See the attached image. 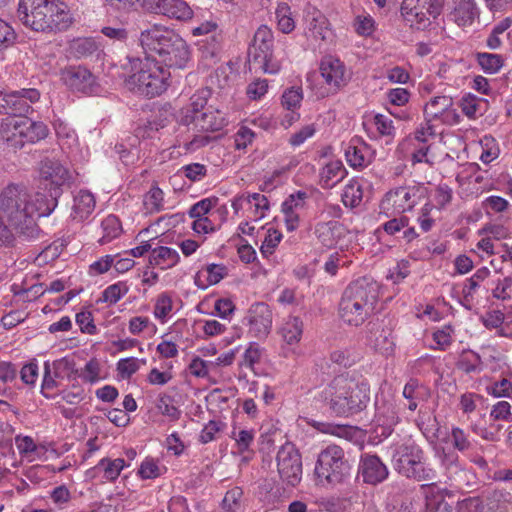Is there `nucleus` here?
I'll return each instance as SVG.
<instances>
[{
  "mask_svg": "<svg viewBox=\"0 0 512 512\" xmlns=\"http://www.w3.org/2000/svg\"><path fill=\"white\" fill-rule=\"evenodd\" d=\"M183 174L191 181L201 180L206 175V167L200 163H192L181 168Z\"/></svg>",
  "mask_w": 512,
  "mask_h": 512,
  "instance_id": "nucleus-64",
  "label": "nucleus"
},
{
  "mask_svg": "<svg viewBox=\"0 0 512 512\" xmlns=\"http://www.w3.org/2000/svg\"><path fill=\"white\" fill-rule=\"evenodd\" d=\"M70 49L76 58H87L99 50V43L91 37L78 38L72 41Z\"/></svg>",
  "mask_w": 512,
  "mask_h": 512,
  "instance_id": "nucleus-35",
  "label": "nucleus"
},
{
  "mask_svg": "<svg viewBox=\"0 0 512 512\" xmlns=\"http://www.w3.org/2000/svg\"><path fill=\"white\" fill-rule=\"evenodd\" d=\"M40 99L38 90L29 88L7 92L5 98L0 99V113L12 115L15 117L26 118L25 116L32 110L31 104Z\"/></svg>",
  "mask_w": 512,
  "mask_h": 512,
  "instance_id": "nucleus-10",
  "label": "nucleus"
},
{
  "mask_svg": "<svg viewBox=\"0 0 512 512\" xmlns=\"http://www.w3.org/2000/svg\"><path fill=\"white\" fill-rule=\"evenodd\" d=\"M18 129V119L11 117L1 119L0 142L3 143L6 149L13 152L21 149Z\"/></svg>",
  "mask_w": 512,
  "mask_h": 512,
  "instance_id": "nucleus-24",
  "label": "nucleus"
},
{
  "mask_svg": "<svg viewBox=\"0 0 512 512\" xmlns=\"http://www.w3.org/2000/svg\"><path fill=\"white\" fill-rule=\"evenodd\" d=\"M444 0H403L401 14L407 24L416 30H424L430 25L427 14L434 18L440 14Z\"/></svg>",
  "mask_w": 512,
  "mask_h": 512,
  "instance_id": "nucleus-9",
  "label": "nucleus"
},
{
  "mask_svg": "<svg viewBox=\"0 0 512 512\" xmlns=\"http://www.w3.org/2000/svg\"><path fill=\"white\" fill-rule=\"evenodd\" d=\"M61 80L70 89L89 93L94 83L92 73L83 66H69L61 70Z\"/></svg>",
  "mask_w": 512,
  "mask_h": 512,
  "instance_id": "nucleus-16",
  "label": "nucleus"
},
{
  "mask_svg": "<svg viewBox=\"0 0 512 512\" xmlns=\"http://www.w3.org/2000/svg\"><path fill=\"white\" fill-rule=\"evenodd\" d=\"M278 472L288 485L296 486L302 475L301 456L292 444L283 445L277 453Z\"/></svg>",
  "mask_w": 512,
  "mask_h": 512,
  "instance_id": "nucleus-11",
  "label": "nucleus"
},
{
  "mask_svg": "<svg viewBox=\"0 0 512 512\" xmlns=\"http://www.w3.org/2000/svg\"><path fill=\"white\" fill-rule=\"evenodd\" d=\"M452 332L453 329L450 325H446L442 329H439L433 333V340L436 345L433 349L445 350L452 343Z\"/></svg>",
  "mask_w": 512,
  "mask_h": 512,
  "instance_id": "nucleus-52",
  "label": "nucleus"
},
{
  "mask_svg": "<svg viewBox=\"0 0 512 512\" xmlns=\"http://www.w3.org/2000/svg\"><path fill=\"white\" fill-rule=\"evenodd\" d=\"M17 17L37 32L67 30L73 22L68 5L61 0H19Z\"/></svg>",
  "mask_w": 512,
  "mask_h": 512,
  "instance_id": "nucleus-3",
  "label": "nucleus"
},
{
  "mask_svg": "<svg viewBox=\"0 0 512 512\" xmlns=\"http://www.w3.org/2000/svg\"><path fill=\"white\" fill-rule=\"evenodd\" d=\"M279 29L283 33H290L295 28L290 7L287 3H280L275 12Z\"/></svg>",
  "mask_w": 512,
  "mask_h": 512,
  "instance_id": "nucleus-43",
  "label": "nucleus"
},
{
  "mask_svg": "<svg viewBox=\"0 0 512 512\" xmlns=\"http://www.w3.org/2000/svg\"><path fill=\"white\" fill-rule=\"evenodd\" d=\"M363 197L362 185L358 180L352 179L344 187L342 193V202L346 207L354 208L357 207Z\"/></svg>",
  "mask_w": 512,
  "mask_h": 512,
  "instance_id": "nucleus-36",
  "label": "nucleus"
},
{
  "mask_svg": "<svg viewBox=\"0 0 512 512\" xmlns=\"http://www.w3.org/2000/svg\"><path fill=\"white\" fill-rule=\"evenodd\" d=\"M204 272L210 286H212L218 284L227 275V268L222 264H209Z\"/></svg>",
  "mask_w": 512,
  "mask_h": 512,
  "instance_id": "nucleus-56",
  "label": "nucleus"
},
{
  "mask_svg": "<svg viewBox=\"0 0 512 512\" xmlns=\"http://www.w3.org/2000/svg\"><path fill=\"white\" fill-rule=\"evenodd\" d=\"M95 209V198L92 193L81 190L74 197L73 210L75 217L80 219L87 218Z\"/></svg>",
  "mask_w": 512,
  "mask_h": 512,
  "instance_id": "nucleus-33",
  "label": "nucleus"
},
{
  "mask_svg": "<svg viewBox=\"0 0 512 512\" xmlns=\"http://www.w3.org/2000/svg\"><path fill=\"white\" fill-rule=\"evenodd\" d=\"M350 469L344 450L338 445H329L319 453L314 473L318 484L334 486L349 477Z\"/></svg>",
  "mask_w": 512,
  "mask_h": 512,
  "instance_id": "nucleus-7",
  "label": "nucleus"
},
{
  "mask_svg": "<svg viewBox=\"0 0 512 512\" xmlns=\"http://www.w3.org/2000/svg\"><path fill=\"white\" fill-rule=\"evenodd\" d=\"M319 69L324 81L334 92L346 86L350 79L344 63L333 56L323 57Z\"/></svg>",
  "mask_w": 512,
  "mask_h": 512,
  "instance_id": "nucleus-13",
  "label": "nucleus"
},
{
  "mask_svg": "<svg viewBox=\"0 0 512 512\" xmlns=\"http://www.w3.org/2000/svg\"><path fill=\"white\" fill-rule=\"evenodd\" d=\"M132 70H137L126 81L127 87L146 97L161 95L169 86L171 74L156 58L144 55L127 57Z\"/></svg>",
  "mask_w": 512,
  "mask_h": 512,
  "instance_id": "nucleus-6",
  "label": "nucleus"
},
{
  "mask_svg": "<svg viewBox=\"0 0 512 512\" xmlns=\"http://www.w3.org/2000/svg\"><path fill=\"white\" fill-rule=\"evenodd\" d=\"M404 477L418 482H429L436 478V471L430 467L424 459L419 460V462L411 468Z\"/></svg>",
  "mask_w": 512,
  "mask_h": 512,
  "instance_id": "nucleus-39",
  "label": "nucleus"
},
{
  "mask_svg": "<svg viewBox=\"0 0 512 512\" xmlns=\"http://www.w3.org/2000/svg\"><path fill=\"white\" fill-rule=\"evenodd\" d=\"M404 149L410 152L413 163H427L429 165L433 164V160L429 158V153L431 150L429 145L422 144L419 147H405Z\"/></svg>",
  "mask_w": 512,
  "mask_h": 512,
  "instance_id": "nucleus-57",
  "label": "nucleus"
},
{
  "mask_svg": "<svg viewBox=\"0 0 512 512\" xmlns=\"http://www.w3.org/2000/svg\"><path fill=\"white\" fill-rule=\"evenodd\" d=\"M487 393L500 398V397H511L512 396V382L506 378L495 382L491 386L486 388Z\"/></svg>",
  "mask_w": 512,
  "mask_h": 512,
  "instance_id": "nucleus-53",
  "label": "nucleus"
},
{
  "mask_svg": "<svg viewBox=\"0 0 512 512\" xmlns=\"http://www.w3.org/2000/svg\"><path fill=\"white\" fill-rule=\"evenodd\" d=\"M380 287L367 277L350 283L339 303V316L348 325H362L374 312L379 300Z\"/></svg>",
  "mask_w": 512,
  "mask_h": 512,
  "instance_id": "nucleus-5",
  "label": "nucleus"
},
{
  "mask_svg": "<svg viewBox=\"0 0 512 512\" xmlns=\"http://www.w3.org/2000/svg\"><path fill=\"white\" fill-rule=\"evenodd\" d=\"M490 417L493 420H510L512 418L511 405L507 401L497 402L490 412Z\"/></svg>",
  "mask_w": 512,
  "mask_h": 512,
  "instance_id": "nucleus-62",
  "label": "nucleus"
},
{
  "mask_svg": "<svg viewBox=\"0 0 512 512\" xmlns=\"http://www.w3.org/2000/svg\"><path fill=\"white\" fill-rule=\"evenodd\" d=\"M231 437L236 442V447L239 453H245L250 451V446L254 442L255 432L254 430L240 429L239 431L233 430Z\"/></svg>",
  "mask_w": 512,
  "mask_h": 512,
  "instance_id": "nucleus-46",
  "label": "nucleus"
},
{
  "mask_svg": "<svg viewBox=\"0 0 512 512\" xmlns=\"http://www.w3.org/2000/svg\"><path fill=\"white\" fill-rule=\"evenodd\" d=\"M101 228L103 235L100 238L101 244H106L118 237L121 233V224L119 219L115 215H108L101 222Z\"/></svg>",
  "mask_w": 512,
  "mask_h": 512,
  "instance_id": "nucleus-40",
  "label": "nucleus"
},
{
  "mask_svg": "<svg viewBox=\"0 0 512 512\" xmlns=\"http://www.w3.org/2000/svg\"><path fill=\"white\" fill-rule=\"evenodd\" d=\"M180 257L176 250L160 246L154 248L149 256V263L154 266H159L166 263L168 267L174 266L178 263Z\"/></svg>",
  "mask_w": 512,
  "mask_h": 512,
  "instance_id": "nucleus-34",
  "label": "nucleus"
},
{
  "mask_svg": "<svg viewBox=\"0 0 512 512\" xmlns=\"http://www.w3.org/2000/svg\"><path fill=\"white\" fill-rule=\"evenodd\" d=\"M163 201V191L157 186L151 187L143 198V206L146 213L154 214L160 212L163 209Z\"/></svg>",
  "mask_w": 512,
  "mask_h": 512,
  "instance_id": "nucleus-37",
  "label": "nucleus"
},
{
  "mask_svg": "<svg viewBox=\"0 0 512 512\" xmlns=\"http://www.w3.org/2000/svg\"><path fill=\"white\" fill-rule=\"evenodd\" d=\"M57 206V193L31 194L24 184L11 183L0 193V211L7 217L18 237L29 241L39 236L36 217L48 216Z\"/></svg>",
  "mask_w": 512,
  "mask_h": 512,
  "instance_id": "nucleus-1",
  "label": "nucleus"
},
{
  "mask_svg": "<svg viewBox=\"0 0 512 512\" xmlns=\"http://www.w3.org/2000/svg\"><path fill=\"white\" fill-rule=\"evenodd\" d=\"M453 100L449 96H436L424 108L426 118L436 119L444 114H450Z\"/></svg>",
  "mask_w": 512,
  "mask_h": 512,
  "instance_id": "nucleus-31",
  "label": "nucleus"
},
{
  "mask_svg": "<svg viewBox=\"0 0 512 512\" xmlns=\"http://www.w3.org/2000/svg\"><path fill=\"white\" fill-rule=\"evenodd\" d=\"M319 397L337 416L348 417L366 408L370 387L365 381L339 375L320 391Z\"/></svg>",
  "mask_w": 512,
  "mask_h": 512,
  "instance_id": "nucleus-4",
  "label": "nucleus"
},
{
  "mask_svg": "<svg viewBox=\"0 0 512 512\" xmlns=\"http://www.w3.org/2000/svg\"><path fill=\"white\" fill-rule=\"evenodd\" d=\"M217 198H205L195 203L189 210V216L196 219H204L205 215L216 204Z\"/></svg>",
  "mask_w": 512,
  "mask_h": 512,
  "instance_id": "nucleus-50",
  "label": "nucleus"
},
{
  "mask_svg": "<svg viewBox=\"0 0 512 512\" xmlns=\"http://www.w3.org/2000/svg\"><path fill=\"white\" fill-rule=\"evenodd\" d=\"M280 333L287 344L292 345L298 343L303 333L302 320L296 316L288 317L284 322Z\"/></svg>",
  "mask_w": 512,
  "mask_h": 512,
  "instance_id": "nucleus-32",
  "label": "nucleus"
},
{
  "mask_svg": "<svg viewBox=\"0 0 512 512\" xmlns=\"http://www.w3.org/2000/svg\"><path fill=\"white\" fill-rule=\"evenodd\" d=\"M157 410L171 421H177L181 411L173 405V398L167 394H160L156 402Z\"/></svg>",
  "mask_w": 512,
  "mask_h": 512,
  "instance_id": "nucleus-44",
  "label": "nucleus"
},
{
  "mask_svg": "<svg viewBox=\"0 0 512 512\" xmlns=\"http://www.w3.org/2000/svg\"><path fill=\"white\" fill-rule=\"evenodd\" d=\"M315 234L323 246L332 248L338 244L343 227L337 221L322 222L316 225Z\"/></svg>",
  "mask_w": 512,
  "mask_h": 512,
  "instance_id": "nucleus-25",
  "label": "nucleus"
},
{
  "mask_svg": "<svg viewBox=\"0 0 512 512\" xmlns=\"http://www.w3.org/2000/svg\"><path fill=\"white\" fill-rule=\"evenodd\" d=\"M359 473L363 481L376 485L388 477V469L381 459L376 455L364 454L361 456Z\"/></svg>",
  "mask_w": 512,
  "mask_h": 512,
  "instance_id": "nucleus-17",
  "label": "nucleus"
},
{
  "mask_svg": "<svg viewBox=\"0 0 512 512\" xmlns=\"http://www.w3.org/2000/svg\"><path fill=\"white\" fill-rule=\"evenodd\" d=\"M419 460H424V451L414 441H407L398 446L393 455L395 469L405 476Z\"/></svg>",
  "mask_w": 512,
  "mask_h": 512,
  "instance_id": "nucleus-15",
  "label": "nucleus"
},
{
  "mask_svg": "<svg viewBox=\"0 0 512 512\" xmlns=\"http://www.w3.org/2000/svg\"><path fill=\"white\" fill-rule=\"evenodd\" d=\"M195 129L203 132L220 131L226 124V118L222 111L207 107L200 116L191 123Z\"/></svg>",
  "mask_w": 512,
  "mask_h": 512,
  "instance_id": "nucleus-21",
  "label": "nucleus"
},
{
  "mask_svg": "<svg viewBox=\"0 0 512 512\" xmlns=\"http://www.w3.org/2000/svg\"><path fill=\"white\" fill-rule=\"evenodd\" d=\"M477 62L488 74L497 73L503 66L504 60L501 55L492 53H477Z\"/></svg>",
  "mask_w": 512,
  "mask_h": 512,
  "instance_id": "nucleus-41",
  "label": "nucleus"
},
{
  "mask_svg": "<svg viewBox=\"0 0 512 512\" xmlns=\"http://www.w3.org/2000/svg\"><path fill=\"white\" fill-rule=\"evenodd\" d=\"M303 99V92L300 87H291L286 89L281 97V103L284 108L290 111H295L300 107Z\"/></svg>",
  "mask_w": 512,
  "mask_h": 512,
  "instance_id": "nucleus-47",
  "label": "nucleus"
},
{
  "mask_svg": "<svg viewBox=\"0 0 512 512\" xmlns=\"http://www.w3.org/2000/svg\"><path fill=\"white\" fill-rule=\"evenodd\" d=\"M454 8L451 17L459 26H469L479 16L474 0H453Z\"/></svg>",
  "mask_w": 512,
  "mask_h": 512,
  "instance_id": "nucleus-23",
  "label": "nucleus"
},
{
  "mask_svg": "<svg viewBox=\"0 0 512 512\" xmlns=\"http://www.w3.org/2000/svg\"><path fill=\"white\" fill-rule=\"evenodd\" d=\"M249 333L258 339L266 338L272 328V311L270 307L258 302L253 304L247 314Z\"/></svg>",
  "mask_w": 512,
  "mask_h": 512,
  "instance_id": "nucleus-14",
  "label": "nucleus"
},
{
  "mask_svg": "<svg viewBox=\"0 0 512 512\" xmlns=\"http://www.w3.org/2000/svg\"><path fill=\"white\" fill-rule=\"evenodd\" d=\"M17 40V34L13 27L0 18V52L12 47Z\"/></svg>",
  "mask_w": 512,
  "mask_h": 512,
  "instance_id": "nucleus-49",
  "label": "nucleus"
},
{
  "mask_svg": "<svg viewBox=\"0 0 512 512\" xmlns=\"http://www.w3.org/2000/svg\"><path fill=\"white\" fill-rule=\"evenodd\" d=\"M15 444L19 453L23 456L38 452L40 449L45 450L43 446L36 445L33 438L30 436L17 435L15 437Z\"/></svg>",
  "mask_w": 512,
  "mask_h": 512,
  "instance_id": "nucleus-51",
  "label": "nucleus"
},
{
  "mask_svg": "<svg viewBox=\"0 0 512 512\" xmlns=\"http://www.w3.org/2000/svg\"><path fill=\"white\" fill-rule=\"evenodd\" d=\"M211 97L209 88H202L196 91L190 98V103L182 110L183 117L181 122L190 125L193 120L205 111L208 99Z\"/></svg>",
  "mask_w": 512,
  "mask_h": 512,
  "instance_id": "nucleus-22",
  "label": "nucleus"
},
{
  "mask_svg": "<svg viewBox=\"0 0 512 512\" xmlns=\"http://www.w3.org/2000/svg\"><path fill=\"white\" fill-rule=\"evenodd\" d=\"M255 137L254 132L248 127H241L235 134V148L238 150L245 149L249 144L252 143Z\"/></svg>",
  "mask_w": 512,
  "mask_h": 512,
  "instance_id": "nucleus-63",
  "label": "nucleus"
},
{
  "mask_svg": "<svg viewBox=\"0 0 512 512\" xmlns=\"http://www.w3.org/2000/svg\"><path fill=\"white\" fill-rule=\"evenodd\" d=\"M18 127L21 149L27 144H35L45 139L48 135V128L43 122L20 118L18 119Z\"/></svg>",
  "mask_w": 512,
  "mask_h": 512,
  "instance_id": "nucleus-19",
  "label": "nucleus"
},
{
  "mask_svg": "<svg viewBox=\"0 0 512 512\" xmlns=\"http://www.w3.org/2000/svg\"><path fill=\"white\" fill-rule=\"evenodd\" d=\"M460 106L462 109V112L468 117V118H475L478 111L480 102L479 99L471 94H467L464 97H462Z\"/></svg>",
  "mask_w": 512,
  "mask_h": 512,
  "instance_id": "nucleus-58",
  "label": "nucleus"
},
{
  "mask_svg": "<svg viewBox=\"0 0 512 512\" xmlns=\"http://www.w3.org/2000/svg\"><path fill=\"white\" fill-rule=\"evenodd\" d=\"M367 148L349 145L345 149V157L348 164L353 168L365 167L368 163L366 157Z\"/></svg>",
  "mask_w": 512,
  "mask_h": 512,
  "instance_id": "nucleus-45",
  "label": "nucleus"
},
{
  "mask_svg": "<svg viewBox=\"0 0 512 512\" xmlns=\"http://www.w3.org/2000/svg\"><path fill=\"white\" fill-rule=\"evenodd\" d=\"M425 496V510L423 512H452V507L444 501L443 495L434 484L421 486Z\"/></svg>",
  "mask_w": 512,
  "mask_h": 512,
  "instance_id": "nucleus-26",
  "label": "nucleus"
},
{
  "mask_svg": "<svg viewBox=\"0 0 512 512\" xmlns=\"http://www.w3.org/2000/svg\"><path fill=\"white\" fill-rule=\"evenodd\" d=\"M151 11L180 21L193 17V10L184 0H154Z\"/></svg>",
  "mask_w": 512,
  "mask_h": 512,
  "instance_id": "nucleus-18",
  "label": "nucleus"
},
{
  "mask_svg": "<svg viewBox=\"0 0 512 512\" xmlns=\"http://www.w3.org/2000/svg\"><path fill=\"white\" fill-rule=\"evenodd\" d=\"M273 33L265 25L260 26L254 34L248 49V61L264 73L276 74L281 69V61L273 54Z\"/></svg>",
  "mask_w": 512,
  "mask_h": 512,
  "instance_id": "nucleus-8",
  "label": "nucleus"
},
{
  "mask_svg": "<svg viewBox=\"0 0 512 512\" xmlns=\"http://www.w3.org/2000/svg\"><path fill=\"white\" fill-rule=\"evenodd\" d=\"M306 197L307 194L302 191H298L296 194H291L282 203V212H296L298 209L303 208Z\"/></svg>",
  "mask_w": 512,
  "mask_h": 512,
  "instance_id": "nucleus-60",
  "label": "nucleus"
},
{
  "mask_svg": "<svg viewBox=\"0 0 512 512\" xmlns=\"http://www.w3.org/2000/svg\"><path fill=\"white\" fill-rule=\"evenodd\" d=\"M347 174V171L341 161H331L326 164L321 172V184L323 188H332L337 183L342 181Z\"/></svg>",
  "mask_w": 512,
  "mask_h": 512,
  "instance_id": "nucleus-28",
  "label": "nucleus"
},
{
  "mask_svg": "<svg viewBox=\"0 0 512 512\" xmlns=\"http://www.w3.org/2000/svg\"><path fill=\"white\" fill-rule=\"evenodd\" d=\"M172 310V300L167 294H161L154 307V316L157 319L164 320Z\"/></svg>",
  "mask_w": 512,
  "mask_h": 512,
  "instance_id": "nucleus-61",
  "label": "nucleus"
},
{
  "mask_svg": "<svg viewBox=\"0 0 512 512\" xmlns=\"http://www.w3.org/2000/svg\"><path fill=\"white\" fill-rule=\"evenodd\" d=\"M388 512H423L425 503L422 504L411 498L395 499L387 506Z\"/></svg>",
  "mask_w": 512,
  "mask_h": 512,
  "instance_id": "nucleus-42",
  "label": "nucleus"
},
{
  "mask_svg": "<svg viewBox=\"0 0 512 512\" xmlns=\"http://www.w3.org/2000/svg\"><path fill=\"white\" fill-rule=\"evenodd\" d=\"M43 175L46 180H49L52 185L56 186L54 192H51L49 195L57 193V197L60 195L59 188L70 180L68 169L59 162L54 161H49L45 164Z\"/></svg>",
  "mask_w": 512,
  "mask_h": 512,
  "instance_id": "nucleus-27",
  "label": "nucleus"
},
{
  "mask_svg": "<svg viewBox=\"0 0 512 512\" xmlns=\"http://www.w3.org/2000/svg\"><path fill=\"white\" fill-rule=\"evenodd\" d=\"M452 444L460 452L469 450L472 446L471 441L465 431L459 427H454L451 431Z\"/></svg>",
  "mask_w": 512,
  "mask_h": 512,
  "instance_id": "nucleus-54",
  "label": "nucleus"
},
{
  "mask_svg": "<svg viewBox=\"0 0 512 512\" xmlns=\"http://www.w3.org/2000/svg\"><path fill=\"white\" fill-rule=\"evenodd\" d=\"M129 288L125 282H117L108 286L102 293V300L109 304H116L127 292Z\"/></svg>",
  "mask_w": 512,
  "mask_h": 512,
  "instance_id": "nucleus-48",
  "label": "nucleus"
},
{
  "mask_svg": "<svg viewBox=\"0 0 512 512\" xmlns=\"http://www.w3.org/2000/svg\"><path fill=\"white\" fill-rule=\"evenodd\" d=\"M419 189L415 186L398 187L386 193L381 201V208L386 213H404L411 210L416 204Z\"/></svg>",
  "mask_w": 512,
  "mask_h": 512,
  "instance_id": "nucleus-12",
  "label": "nucleus"
},
{
  "mask_svg": "<svg viewBox=\"0 0 512 512\" xmlns=\"http://www.w3.org/2000/svg\"><path fill=\"white\" fill-rule=\"evenodd\" d=\"M76 323L79 325L81 332L94 335L97 328L93 321V316L90 311H81L76 314Z\"/></svg>",
  "mask_w": 512,
  "mask_h": 512,
  "instance_id": "nucleus-55",
  "label": "nucleus"
},
{
  "mask_svg": "<svg viewBox=\"0 0 512 512\" xmlns=\"http://www.w3.org/2000/svg\"><path fill=\"white\" fill-rule=\"evenodd\" d=\"M72 370L71 362L62 358L53 362V373L51 374L50 364L49 362H45L44 364V377L41 386V393L44 397L50 398V395L46 393L47 390H52L58 386L56 378H62L63 373H69Z\"/></svg>",
  "mask_w": 512,
  "mask_h": 512,
  "instance_id": "nucleus-20",
  "label": "nucleus"
},
{
  "mask_svg": "<svg viewBox=\"0 0 512 512\" xmlns=\"http://www.w3.org/2000/svg\"><path fill=\"white\" fill-rule=\"evenodd\" d=\"M124 467L125 461L122 458H117L114 460L103 458L96 466L97 469L104 472V478L108 481L116 480Z\"/></svg>",
  "mask_w": 512,
  "mask_h": 512,
  "instance_id": "nucleus-38",
  "label": "nucleus"
},
{
  "mask_svg": "<svg viewBox=\"0 0 512 512\" xmlns=\"http://www.w3.org/2000/svg\"><path fill=\"white\" fill-rule=\"evenodd\" d=\"M309 23V30L312 32L313 37L316 39L327 40L330 35L327 18L318 10L313 9L307 15Z\"/></svg>",
  "mask_w": 512,
  "mask_h": 512,
  "instance_id": "nucleus-30",
  "label": "nucleus"
},
{
  "mask_svg": "<svg viewBox=\"0 0 512 512\" xmlns=\"http://www.w3.org/2000/svg\"><path fill=\"white\" fill-rule=\"evenodd\" d=\"M138 369V360L133 357L121 359L117 363V371L123 379L130 378Z\"/></svg>",
  "mask_w": 512,
  "mask_h": 512,
  "instance_id": "nucleus-59",
  "label": "nucleus"
},
{
  "mask_svg": "<svg viewBox=\"0 0 512 512\" xmlns=\"http://www.w3.org/2000/svg\"><path fill=\"white\" fill-rule=\"evenodd\" d=\"M221 43V34H211L206 38L199 40L197 45L202 58L210 63H215L219 59Z\"/></svg>",
  "mask_w": 512,
  "mask_h": 512,
  "instance_id": "nucleus-29",
  "label": "nucleus"
},
{
  "mask_svg": "<svg viewBox=\"0 0 512 512\" xmlns=\"http://www.w3.org/2000/svg\"><path fill=\"white\" fill-rule=\"evenodd\" d=\"M143 54L168 68L184 69L191 59V53L186 41L171 30L154 25L143 30L138 38Z\"/></svg>",
  "mask_w": 512,
  "mask_h": 512,
  "instance_id": "nucleus-2",
  "label": "nucleus"
}]
</instances>
